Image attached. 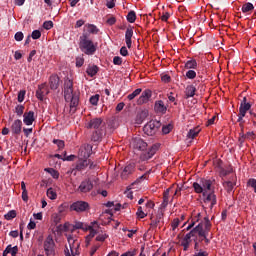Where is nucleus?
Segmentation results:
<instances>
[{
    "mask_svg": "<svg viewBox=\"0 0 256 256\" xmlns=\"http://www.w3.org/2000/svg\"><path fill=\"white\" fill-rule=\"evenodd\" d=\"M32 39H39L41 37V31L34 30L31 35Z\"/></svg>",
    "mask_w": 256,
    "mask_h": 256,
    "instance_id": "nucleus-53",
    "label": "nucleus"
},
{
    "mask_svg": "<svg viewBox=\"0 0 256 256\" xmlns=\"http://www.w3.org/2000/svg\"><path fill=\"white\" fill-rule=\"evenodd\" d=\"M23 32H17L14 36L15 41H23Z\"/></svg>",
    "mask_w": 256,
    "mask_h": 256,
    "instance_id": "nucleus-56",
    "label": "nucleus"
},
{
    "mask_svg": "<svg viewBox=\"0 0 256 256\" xmlns=\"http://www.w3.org/2000/svg\"><path fill=\"white\" fill-rule=\"evenodd\" d=\"M45 95H49V91H47V85L42 84L36 91V97L40 101H43V99H45Z\"/></svg>",
    "mask_w": 256,
    "mask_h": 256,
    "instance_id": "nucleus-19",
    "label": "nucleus"
},
{
    "mask_svg": "<svg viewBox=\"0 0 256 256\" xmlns=\"http://www.w3.org/2000/svg\"><path fill=\"white\" fill-rule=\"evenodd\" d=\"M43 27L49 31V29H53V21H45L43 23Z\"/></svg>",
    "mask_w": 256,
    "mask_h": 256,
    "instance_id": "nucleus-51",
    "label": "nucleus"
},
{
    "mask_svg": "<svg viewBox=\"0 0 256 256\" xmlns=\"http://www.w3.org/2000/svg\"><path fill=\"white\" fill-rule=\"evenodd\" d=\"M154 111L156 113H161L162 115H165V113H167V106H165L163 100H158L155 102Z\"/></svg>",
    "mask_w": 256,
    "mask_h": 256,
    "instance_id": "nucleus-17",
    "label": "nucleus"
},
{
    "mask_svg": "<svg viewBox=\"0 0 256 256\" xmlns=\"http://www.w3.org/2000/svg\"><path fill=\"white\" fill-rule=\"evenodd\" d=\"M79 47L85 55H94L95 51H97V46L89 39L87 33H82L80 36V44Z\"/></svg>",
    "mask_w": 256,
    "mask_h": 256,
    "instance_id": "nucleus-2",
    "label": "nucleus"
},
{
    "mask_svg": "<svg viewBox=\"0 0 256 256\" xmlns=\"http://www.w3.org/2000/svg\"><path fill=\"white\" fill-rule=\"evenodd\" d=\"M4 217L7 221H11V219H15V217H17V212L15 210H11Z\"/></svg>",
    "mask_w": 256,
    "mask_h": 256,
    "instance_id": "nucleus-41",
    "label": "nucleus"
},
{
    "mask_svg": "<svg viewBox=\"0 0 256 256\" xmlns=\"http://www.w3.org/2000/svg\"><path fill=\"white\" fill-rule=\"evenodd\" d=\"M85 59L83 57L76 58V67H83Z\"/></svg>",
    "mask_w": 256,
    "mask_h": 256,
    "instance_id": "nucleus-50",
    "label": "nucleus"
},
{
    "mask_svg": "<svg viewBox=\"0 0 256 256\" xmlns=\"http://www.w3.org/2000/svg\"><path fill=\"white\" fill-rule=\"evenodd\" d=\"M198 235L200 237H202V239H204L205 237H207V235H209V232L207 230H205V228H203V223H199L198 224Z\"/></svg>",
    "mask_w": 256,
    "mask_h": 256,
    "instance_id": "nucleus-32",
    "label": "nucleus"
},
{
    "mask_svg": "<svg viewBox=\"0 0 256 256\" xmlns=\"http://www.w3.org/2000/svg\"><path fill=\"white\" fill-rule=\"evenodd\" d=\"M65 209H67V204H62L58 207V214L64 213Z\"/></svg>",
    "mask_w": 256,
    "mask_h": 256,
    "instance_id": "nucleus-62",
    "label": "nucleus"
},
{
    "mask_svg": "<svg viewBox=\"0 0 256 256\" xmlns=\"http://www.w3.org/2000/svg\"><path fill=\"white\" fill-rule=\"evenodd\" d=\"M90 160L87 158H81L77 164H76V169L77 171H84V169H87L89 167Z\"/></svg>",
    "mask_w": 256,
    "mask_h": 256,
    "instance_id": "nucleus-23",
    "label": "nucleus"
},
{
    "mask_svg": "<svg viewBox=\"0 0 256 256\" xmlns=\"http://www.w3.org/2000/svg\"><path fill=\"white\" fill-rule=\"evenodd\" d=\"M159 127H161V122L157 120L149 121L143 128L145 135L153 137L157 131H159Z\"/></svg>",
    "mask_w": 256,
    "mask_h": 256,
    "instance_id": "nucleus-4",
    "label": "nucleus"
},
{
    "mask_svg": "<svg viewBox=\"0 0 256 256\" xmlns=\"http://www.w3.org/2000/svg\"><path fill=\"white\" fill-rule=\"evenodd\" d=\"M200 223L203 224L204 231H208L209 232V229H211V221L209 220V218L205 217L204 221L200 222Z\"/></svg>",
    "mask_w": 256,
    "mask_h": 256,
    "instance_id": "nucleus-39",
    "label": "nucleus"
},
{
    "mask_svg": "<svg viewBox=\"0 0 256 256\" xmlns=\"http://www.w3.org/2000/svg\"><path fill=\"white\" fill-rule=\"evenodd\" d=\"M23 101H25V91L21 90L18 93V102L23 103Z\"/></svg>",
    "mask_w": 256,
    "mask_h": 256,
    "instance_id": "nucleus-52",
    "label": "nucleus"
},
{
    "mask_svg": "<svg viewBox=\"0 0 256 256\" xmlns=\"http://www.w3.org/2000/svg\"><path fill=\"white\" fill-rule=\"evenodd\" d=\"M99 71V67H97L96 65L93 66H89L86 70L87 75H89V77H95V75H97Z\"/></svg>",
    "mask_w": 256,
    "mask_h": 256,
    "instance_id": "nucleus-30",
    "label": "nucleus"
},
{
    "mask_svg": "<svg viewBox=\"0 0 256 256\" xmlns=\"http://www.w3.org/2000/svg\"><path fill=\"white\" fill-rule=\"evenodd\" d=\"M130 147L134 151H145L147 149V142L143 141L141 137L132 138Z\"/></svg>",
    "mask_w": 256,
    "mask_h": 256,
    "instance_id": "nucleus-7",
    "label": "nucleus"
},
{
    "mask_svg": "<svg viewBox=\"0 0 256 256\" xmlns=\"http://www.w3.org/2000/svg\"><path fill=\"white\" fill-rule=\"evenodd\" d=\"M169 17H171V14H169V12H164L161 16V20L167 22L169 20Z\"/></svg>",
    "mask_w": 256,
    "mask_h": 256,
    "instance_id": "nucleus-60",
    "label": "nucleus"
},
{
    "mask_svg": "<svg viewBox=\"0 0 256 256\" xmlns=\"http://www.w3.org/2000/svg\"><path fill=\"white\" fill-rule=\"evenodd\" d=\"M136 215H137V217H139V219H145V217H147V213H145L144 211H143V207H138V210H137V212H136Z\"/></svg>",
    "mask_w": 256,
    "mask_h": 256,
    "instance_id": "nucleus-42",
    "label": "nucleus"
},
{
    "mask_svg": "<svg viewBox=\"0 0 256 256\" xmlns=\"http://www.w3.org/2000/svg\"><path fill=\"white\" fill-rule=\"evenodd\" d=\"M179 227V219L175 218L172 222V231H175Z\"/></svg>",
    "mask_w": 256,
    "mask_h": 256,
    "instance_id": "nucleus-58",
    "label": "nucleus"
},
{
    "mask_svg": "<svg viewBox=\"0 0 256 256\" xmlns=\"http://www.w3.org/2000/svg\"><path fill=\"white\" fill-rule=\"evenodd\" d=\"M199 133H201V128L199 127L190 129L187 134V139L193 140L195 137H197V135H199Z\"/></svg>",
    "mask_w": 256,
    "mask_h": 256,
    "instance_id": "nucleus-28",
    "label": "nucleus"
},
{
    "mask_svg": "<svg viewBox=\"0 0 256 256\" xmlns=\"http://www.w3.org/2000/svg\"><path fill=\"white\" fill-rule=\"evenodd\" d=\"M44 171L49 173L53 179H59V172L53 168H45Z\"/></svg>",
    "mask_w": 256,
    "mask_h": 256,
    "instance_id": "nucleus-34",
    "label": "nucleus"
},
{
    "mask_svg": "<svg viewBox=\"0 0 256 256\" xmlns=\"http://www.w3.org/2000/svg\"><path fill=\"white\" fill-rule=\"evenodd\" d=\"M251 110V104L250 103H241L239 108V114L242 117H245L247 115V111Z\"/></svg>",
    "mask_w": 256,
    "mask_h": 256,
    "instance_id": "nucleus-26",
    "label": "nucleus"
},
{
    "mask_svg": "<svg viewBox=\"0 0 256 256\" xmlns=\"http://www.w3.org/2000/svg\"><path fill=\"white\" fill-rule=\"evenodd\" d=\"M103 137H105V129L94 130L91 134V141L94 143H101Z\"/></svg>",
    "mask_w": 256,
    "mask_h": 256,
    "instance_id": "nucleus-14",
    "label": "nucleus"
},
{
    "mask_svg": "<svg viewBox=\"0 0 256 256\" xmlns=\"http://www.w3.org/2000/svg\"><path fill=\"white\" fill-rule=\"evenodd\" d=\"M223 186L228 193H231V191H233V188L235 187V183H233L232 181H226L223 183Z\"/></svg>",
    "mask_w": 256,
    "mask_h": 256,
    "instance_id": "nucleus-37",
    "label": "nucleus"
},
{
    "mask_svg": "<svg viewBox=\"0 0 256 256\" xmlns=\"http://www.w3.org/2000/svg\"><path fill=\"white\" fill-rule=\"evenodd\" d=\"M128 23H133L134 21L137 20V14L135 11H130L126 17Z\"/></svg>",
    "mask_w": 256,
    "mask_h": 256,
    "instance_id": "nucleus-38",
    "label": "nucleus"
},
{
    "mask_svg": "<svg viewBox=\"0 0 256 256\" xmlns=\"http://www.w3.org/2000/svg\"><path fill=\"white\" fill-rule=\"evenodd\" d=\"M88 229L90 231L89 237L93 238L96 233H99V223L97 221L92 222Z\"/></svg>",
    "mask_w": 256,
    "mask_h": 256,
    "instance_id": "nucleus-24",
    "label": "nucleus"
},
{
    "mask_svg": "<svg viewBox=\"0 0 256 256\" xmlns=\"http://www.w3.org/2000/svg\"><path fill=\"white\" fill-rule=\"evenodd\" d=\"M133 173H135V163H130L122 168L120 177L125 181L129 179V177H131Z\"/></svg>",
    "mask_w": 256,
    "mask_h": 256,
    "instance_id": "nucleus-9",
    "label": "nucleus"
},
{
    "mask_svg": "<svg viewBox=\"0 0 256 256\" xmlns=\"http://www.w3.org/2000/svg\"><path fill=\"white\" fill-rule=\"evenodd\" d=\"M92 151H93V146L87 144L84 147L80 148L79 157H81V159H89V157H91Z\"/></svg>",
    "mask_w": 256,
    "mask_h": 256,
    "instance_id": "nucleus-15",
    "label": "nucleus"
},
{
    "mask_svg": "<svg viewBox=\"0 0 256 256\" xmlns=\"http://www.w3.org/2000/svg\"><path fill=\"white\" fill-rule=\"evenodd\" d=\"M44 251L46 256H55V241L52 236H48L44 241Z\"/></svg>",
    "mask_w": 256,
    "mask_h": 256,
    "instance_id": "nucleus-6",
    "label": "nucleus"
},
{
    "mask_svg": "<svg viewBox=\"0 0 256 256\" xmlns=\"http://www.w3.org/2000/svg\"><path fill=\"white\" fill-rule=\"evenodd\" d=\"M78 191L79 193H89L93 191V181H91V179L83 180L78 187Z\"/></svg>",
    "mask_w": 256,
    "mask_h": 256,
    "instance_id": "nucleus-12",
    "label": "nucleus"
},
{
    "mask_svg": "<svg viewBox=\"0 0 256 256\" xmlns=\"http://www.w3.org/2000/svg\"><path fill=\"white\" fill-rule=\"evenodd\" d=\"M186 77L187 79H195V77H197V73L195 72V70H189L188 72H186Z\"/></svg>",
    "mask_w": 256,
    "mask_h": 256,
    "instance_id": "nucleus-47",
    "label": "nucleus"
},
{
    "mask_svg": "<svg viewBox=\"0 0 256 256\" xmlns=\"http://www.w3.org/2000/svg\"><path fill=\"white\" fill-rule=\"evenodd\" d=\"M23 126V122L19 119L15 120L12 123L11 131L14 135H19L21 133V127Z\"/></svg>",
    "mask_w": 256,
    "mask_h": 256,
    "instance_id": "nucleus-21",
    "label": "nucleus"
},
{
    "mask_svg": "<svg viewBox=\"0 0 256 256\" xmlns=\"http://www.w3.org/2000/svg\"><path fill=\"white\" fill-rule=\"evenodd\" d=\"M141 91H143L141 88H137L134 90L131 94L127 96L128 101H133L135 97H138V95H141Z\"/></svg>",
    "mask_w": 256,
    "mask_h": 256,
    "instance_id": "nucleus-33",
    "label": "nucleus"
},
{
    "mask_svg": "<svg viewBox=\"0 0 256 256\" xmlns=\"http://www.w3.org/2000/svg\"><path fill=\"white\" fill-rule=\"evenodd\" d=\"M249 187H252L254 189V193H256V179L250 178L248 180Z\"/></svg>",
    "mask_w": 256,
    "mask_h": 256,
    "instance_id": "nucleus-49",
    "label": "nucleus"
},
{
    "mask_svg": "<svg viewBox=\"0 0 256 256\" xmlns=\"http://www.w3.org/2000/svg\"><path fill=\"white\" fill-rule=\"evenodd\" d=\"M83 33H86L89 38V35H97V33H99V28H97L94 24H85Z\"/></svg>",
    "mask_w": 256,
    "mask_h": 256,
    "instance_id": "nucleus-16",
    "label": "nucleus"
},
{
    "mask_svg": "<svg viewBox=\"0 0 256 256\" xmlns=\"http://www.w3.org/2000/svg\"><path fill=\"white\" fill-rule=\"evenodd\" d=\"M161 217H163V214H158L156 219H153V216L150 217V219H151L150 226L153 229H155V227H157V225H159V223H161Z\"/></svg>",
    "mask_w": 256,
    "mask_h": 256,
    "instance_id": "nucleus-31",
    "label": "nucleus"
},
{
    "mask_svg": "<svg viewBox=\"0 0 256 256\" xmlns=\"http://www.w3.org/2000/svg\"><path fill=\"white\" fill-rule=\"evenodd\" d=\"M53 143H54V145H57L58 149H60V150L64 149V147H65V141H63V140L54 139Z\"/></svg>",
    "mask_w": 256,
    "mask_h": 256,
    "instance_id": "nucleus-44",
    "label": "nucleus"
},
{
    "mask_svg": "<svg viewBox=\"0 0 256 256\" xmlns=\"http://www.w3.org/2000/svg\"><path fill=\"white\" fill-rule=\"evenodd\" d=\"M133 38V28H127L125 32V43L128 47V49H131V46L133 45L132 39Z\"/></svg>",
    "mask_w": 256,
    "mask_h": 256,
    "instance_id": "nucleus-22",
    "label": "nucleus"
},
{
    "mask_svg": "<svg viewBox=\"0 0 256 256\" xmlns=\"http://www.w3.org/2000/svg\"><path fill=\"white\" fill-rule=\"evenodd\" d=\"M99 94L93 95L90 97V103L91 105L97 106V104L99 103Z\"/></svg>",
    "mask_w": 256,
    "mask_h": 256,
    "instance_id": "nucleus-45",
    "label": "nucleus"
},
{
    "mask_svg": "<svg viewBox=\"0 0 256 256\" xmlns=\"http://www.w3.org/2000/svg\"><path fill=\"white\" fill-rule=\"evenodd\" d=\"M215 205H217V196H215L213 191L207 193L204 196V208L207 209V207H208L209 209H213V207H215Z\"/></svg>",
    "mask_w": 256,
    "mask_h": 256,
    "instance_id": "nucleus-8",
    "label": "nucleus"
},
{
    "mask_svg": "<svg viewBox=\"0 0 256 256\" xmlns=\"http://www.w3.org/2000/svg\"><path fill=\"white\" fill-rule=\"evenodd\" d=\"M50 89L56 90L59 89V76L52 75L50 76Z\"/></svg>",
    "mask_w": 256,
    "mask_h": 256,
    "instance_id": "nucleus-25",
    "label": "nucleus"
},
{
    "mask_svg": "<svg viewBox=\"0 0 256 256\" xmlns=\"http://www.w3.org/2000/svg\"><path fill=\"white\" fill-rule=\"evenodd\" d=\"M106 7H108V9H113V7H115V0H108Z\"/></svg>",
    "mask_w": 256,
    "mask_h": 256,
    "instance_id": "nucleus-61",
    "label": "nucleus"
},
{
    "mask_svg": "<svg viewBox=\"0 0 256 256\" xmlns=\"http://www.w3.org/2000/svg\"><path fill=\"white\" fill-rule=\"evenodd\" d=\"M196 91H197V88H195L194 85H188L185 89L186 99H189L191 97H195V92Z\"/></svg>",
    "mask_w": 256,
    "mask_h": 256,
    "instance_id": "nucleus-27",
    "label": "nucleus"
},
{
    "mask_svg": "<svg viewBox=\"0 0 256 256\" xmlns=\"http://www.w3.org/2000/svg\"><path fill=\"white\" fill-rule=\"evenodd\" d=\"M120 55H122V57H127V55H129V51L127 50V47L125 46L121 47Z\"/></svg>",
    "mask_w": 256,
    "mask_h": 256,
    "instance_id": "nucleus-55",
    "label": "nucleus"
},
{
    "mask_svg": "<svg viewBox=\"0 0 256 256\" xmlns=\"http://www.w3.org/2000/svg\"><path fill=\"white\" fill-rule=\"evenodd\" d=\"M212 185H213V181L202 178L198 182L193 183V188L196 193H202L203 197H205L207 193L213 192Z\"/></svg>",
    "mask_w": 256,
    "mask_h": 256,
    "instance_id": "nucleus-3",
    "label": "nucleus"
},
{
    "mask_svg": "<svg viewBox=\"0 0 256 256\" xmlns=\"http://www.w3.org/2000/svg\"><path fill=\"white\" fill-rule=\"evenodd\" d=\"M70 209L77 213H83V211H87V209H89V203L85 201H77L70 206Z\"/></svg>",
    "mask_w": 256,
    "mask_h": 256,
    "instance_id": "nucleus-11",
    "label": "nucleus"
},
{
    "mask_svg": "<svg viewBox=\"0 0 256 256\" xmlns=\"http://www.w3.org/2000/svg\"><path fill=\"white\" fill-rule=\"evenodd\" d=\"M255 9V6H253V3L248 2L242 5L241 11L242 13H251Z\"/></svg>",
    "mask_w": 256,
    "mask_h": 256,
    "instance_id": "nucleus-29",
    "label": "nucleus"
},
{
    "mask_svg": "<svg viewBox=\"0 0 256 256\" xmlns=\"http://www.w3.org/2000/svg\"><path fill=\"white\" fill-rule=\"evenodd\" d=\"M105 239H107V234L105 233H102V234H99L97 237H96V241H105Z\"/></svg>",
    "mask_w": 256,
    "mask_h": 256,
    "instance_id": "nucleus-57",
    "label": "nucleus"
},
{
    "mask_svg": "<svg viewBox=\"0 0 256 256\" xmlns=\"http://www.w3.org/2000/svg\"><path fill=\"white\" fill-rule=\"evenodd\" d=\"M157 151H159V144H153L148 149V151L142 152V154L140 155V160L141 161H149V159H151L153 157V155H155V153H157Z\"/></svg>",
    "mask_w": 256,
    "mask_h": 256,
    "instance_id": "nucleus-10",
    "label": "nucleus"
},
{
    "mask_svg": "<svg viewBox=\"0 0 256 256\" xmlns=\"http://www.w3.org/2000/svg\"><path fill=\"white\" fill-rule=\"evenodd\" d=\"M113 63H114V65H121L123 63V59L119 56H115L113 58Z\"/></svg>",
    "mask_w": 256,
    "mask_h": 256,
    "instance_id": "nucleus-54",
    "label": "nucleus"
},
{
    "mask_svg": "<svg viewBox=\"0 0 256 256\" xmlns=\"http://www.w3.org/2000/svg\"><path fill=\"white\" fill-rule=\"evenodd\" d=\"M24 111H25V106L23 105H17L15 108V113L18 115V117H21Z\"/></svg>",
    "mask_w": 256,
    "mask_h": 256,
    "instance_id": "nucleus-43",
    "label": "nucleus"
},
{
    "mask_svg": "<svg viewBox=\"0 0 256 256\" xmlns=\"http://www.w3.org/2000/svg\"><path fill=\"white\" fill-rule=\"evenodd\" d=\"M171 129H173V127L171 125L163 126L162 133L164 135H169V133H171Z\"/></svg>",
    "mask_w": 256,
    "mask_h": 256,
    "instance_id": "nucleus-48",
    "label": "nucleus"
},
{
    "mask_svg": "<svg viewBox=\"0 0 256 256\" xmlns=\"http://www.w3.org/2000/svg\"><path fill=\"white\" fill-rule=\"evenodd\" d=\"M199 227L201 226H196L195 228H193L189 233H187L184 238L181 241V245L184 248V251H187V249H189V245H191V238L192 237H197L198 235V231H199Z\"/></svg>",
    "mask_w": 256,
    "mask_h": 256,
    "instance_id": "nucleus-5",
    "label": "nucleus"
},
{
    "mask_svg": "<svg viewBox=\"0 0 256 256\" xmlns=\"http://www.w3.org/2000/svg\"><path fill=\"white\" fill-rule=\"evenodd\" d=\"M167 205H169V189L164 192L162 207H167Z\"/></svg>",
    "mask_w": 256,
    "mask_h": 256,
    "instance_id": "nucleus-40",
    "label": "nucleus"
},
{
    "mask_svg": "<svg viewBox=\"0 0 256 256\" xmlns=\"http://www.w3.org/2000/svg\"><path fill=\"white\" fill-rule=\"evenodd\" d=\"M83 25H85V20L80 19L76 22L75 29H79L80 27H83Z\"/></svg>",
    "mask_w": 256,
    "mask_h": 256,
    "instance_id": "nucleus-59",
    "label": "nucleus"
},
{
    "mask_svg": "<svg viewBox=\"0 0 256 256\" xmlns=\"http://www.w3.org/2000/svg\"><path fill=\"white\" fill-rule=\"evenodd\" d=\"M251 119L254 125H256V114L253 111H250Z\"/></svg>",
    "mask_w": 256,
    "mask_h": 256,
    "instance_id": "nucleus-64",
    "label": "nucleus"
},
{
    "mask_svg": "<svg viewBox=\"0 0 256 256\" xmlns=\"http://www.w3.org/2000/svg\"><path fill=\"white\" fill-rule=\"evenodd\" d=\"M185 69H197V61L196 60H188L185 63Z\"/></svg>",
    "mask_w": 256,
    "mask_h": 256,
    "instance_id": "nucleus-36",
    "label": "nucleus"
},
{
    "mask_svg": "<svg viewBox=\"0 0 256 256\" xmlns=\"http://www.w3.org/2000/svg\"><path fill=\"white\" fill-rule=\"evenodd\" d=\"M88 129H94V131H99V129H105V124L101 118H93L90 120L87 126Z\"/></svg>",
    "mask_w": 256,
    "mask_h": 256,
    "instance_id": "nucleus-13",
    "label": "nucleus"
},
{
    "mask_svg": "<svg viewBox=\"0 0 256 256\" xmlns=\"http://www.w3.org/2000/svg\"><path fill=\"white\" fill-rule=\"evenodd\" d=\"M151 90H145L142 92L141 96L138 98V105H144V103H148L149 99H151Z\"/></svg>",
    "mask_w": 256,
    "mask_h": 256,
    "instance_id": "nucleus-18",
    "label": "nucleus"
},
{
    "mask_svg": "<svg viewBox=\"0 0 256 256\" xmlns=\"http://www.w3.org/2000/svg\"><path fill=\"white\" fill-rule=\"evenodd\" d=\"M121 256H135V250L127 251V252L123 253Z\"/></svg>",
    "mask_w": 256,
    "mask_h": 256,
    "instance_id": "nucleus-63",
    "label": "nucleus"
},
{
    "mask_svg": "<svg viewBox=\"0 0 256 256\" xmlns=\"http://www.w3.org/2000/svg\"><path fill=\"white\" fill-rule=\"evenodd\" d=\"M52 220L55 223V225H58V223H61V214H53L52 215Z\"/></svg>",
    "mask_w": 256,
    "mask_h": 256,
    "instance_id": "nucleus-46",
    "label": "nucleus"
},
{
    "mask_svg": "<svg viewBox=\"0 0 256 256\" xmlns=\"http://www.w3.org/2000/svg\"><path fill=\"white\" fill-rule=\"evenodd\" d=\"M46 195L48 199H51L52 201H54V199H57V192H55L53 188H49L46 192Z\"/></svg>",
    "mask_w": 256,
    "mask_h": 256,
    "instance_id": "nucleus-35",
    "label": "nucleus"
},
{
    "mask_svg": "<svg viewBox=\"0 0 256 256\" xmlns=\"http://www.w3.org/2000/svg\"><path fill=\"white\" fill-rule=\"evenodd\" d=\"M78 90H73V80L67 78L64 82V99L67 103H70V108L73 109L79 105Z\"/></svg>",
    "mask_w": 256,
    "mask_h": 256,
    "instance_id": "nucleus-1",
    "label": "nucleus"
},
{
    "mask_svg": "<svg viewBox=\"0 0 256 256\" xmlns=\"http://www.w3.org/2000/svg\"><path fill=\"white\" fill-rule=\"evenodd\" d=\"M23 117H24L23 122L26 125H33V122L35 121V112L33 111L26 112L24 113Z\"/></svg>",
    "mask_w": 256,
    "mask_h": 256,
    "instance_id": "nucleus-20",
    "label": "nucleus"
}]
</instances>
